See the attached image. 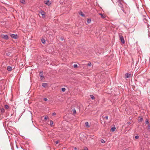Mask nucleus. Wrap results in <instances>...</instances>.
I'll return each mask as SVG.
<instances>
[{
    "label": "nucleus",
    "mask_w": 150,
    "mask_h": 150,
    "mask_svg": "<svg viewBox=\"0 0 150 150\" xmlns=\"http://www.w3.org/2000/svg\"><path fill=\"white\" fill-rule=\"evenodd\" d=\"M1 111L2 112H4V108H2L1 109Z\"/></svg>",
    "instance_id": "c756f323"
},
{
    "label": "nucleus",
    "mask_w": 150,
    "mask_h": 150,
    "mask_svg": "<svg viewBox=\"0 0 150 150\" xmlns=\"http://www.w3.org/2000/svg\"><path fill=\"white\" fill-rule=\"evenodd\" d=\"M99 15L101 16V18H105V17H104V16H103V15L101 13H99Z\"/></svg>",
    "instance_id": "412c9836"
},
{
    "label": "nucleus",
    "mask_w": 150,
    "mask_h": 150,
    "mask_svg": "<svg viewBox=\"0 0 150 150\" xmlns=\"http://www.w3.org/2000/svg\"><path fill=\"white\" fill-rule=\"evenodd\" d=\"M9 108V106L8 105H6L5 106V108L6 109H8Z\"/></svg>",
    "instance_id": "5701e85b"
},
{
    "label": "nucleus",
    "mask_w": 150,
    "mask_h": 150,
    "mask_svg": "<svg viewBox=\"0 0 150 150\" xmlns=\"http://www.w3.org/2000/svg\"><path fill=\"white\" fill-rule=\"evenodd\" d=\"M72 111L73 113L74 114L75 113V109L73 110Z\"/></svg>",
    "instance_id": "4c0bfd02"
},
{
    "label": "nucleus",
    "mask_w": 150,
    "mask_h": 150,
    "mask_svg": "<svg viewBox=\"0 0 150 150\" xmlns=\"http://www.w3.org/2000/svg\"><path fill=\"white\" fill-rule=\"evenodd\" d=\"M100 141H101V143H104L105 142V141L103 139H101Z\"/></svg>",
    "instance_id": "a878e982"
},
{
    "label": "nucleus",
    "mask_w": 150,
    "mask_h": 150,
    "mask_svg": "<svg viewBox=\"0 0 150 150\" xmlns=\"http://www.w3.org/2000/svg\"><path fill=\"white\" fill-rule=\"evenodd\" d=\"M120 39L122 44L125 43V41L124 40L123 36L121 35H119Z\"/></svg>",
    "instance_id": "7ed1b4c3"
},
{
    "label": "nucleus",
    "mask_w": 150,
    "mask_h": 150,
    "mask_svg": "<svg viewBox=\"0 0 150 150\" xmlns=\"http://www.w3.org/2000/svg\"><path fill=\"white\" fill-rule=\"evenodd\" d=\"M59 142V141L58 140V141H55V143L56 144H58Z\"/></svg>",
    "instance_id": "bb28decb"
},
{
    "label": "nucleus",
    "mask_w": 150,
    "mask_h": 150,
    "mask_svg": "<svg viewBox=\"0 0 150 150\" xmlns=\"http://www.w3.org/2000/svg\"><path fill=\"white\" fill-rule=\"evenodd\" d=\"M42 86L45 88L47 87V83H42Z\"/></svg>",
    "instance_id": "9b49d317"
},
{
    "label": "nucleus",
    "mask_w": 150,
    "mask_h": 150,
    "mask_svg": "<svg viewBox=\"0 0 150 150\" xmlns=\"http://www.w3.org/2000/svg\"><path fill=\"white\" fill-rule=\"evenodd\" d=\"M44 3L48 6L50 5L51 4V2L48 0H45Z\"/></svg>",
    "instance_id": "6e6552de"
},
{
    "label": "nucleus",
    "mask_w": 150,
    "mask_h": 150,
    "mask_svg": "<svg viewBox=\"0 0 150 150\" xmlns=\"http://www.w3.org/2000/svg\"><path fill=\"white\" fill-rule=\"evenodd\" d=\"M143 120V118L142 117H139V121H142Z\"/></svg>",
    "instance_id": "b1692460"
},
{
    "label": "nucleus",
    "mask_w": 150,
    "mask_h": 150,
    "mask_svg": "<svg viewBox=\"0 0 150 150\" xmlns=\"http://www.w3.org/2000/svg\"><path fill=\"white\" fill-rule=\"evenodd\" d=\"M7 70L9 71H11V67H8L7 68Z\"/></svg>",
    "instance_id": "ddd939ff"
},
{
    "label": "nucleus",
    "mask_w": 150,
    "mask_h": 150,
    "mask_svg": "<svg viewBox=\"0 0 150 150\" xmlns=\"http://www.w3.org/2000/svg\"><path fill=\"white\" fill-rule=\"evenodd\" d=\"M121 9L122 10V11H123V12L125 14H126V12H125V11H124V8H123V7H121Z\"/></svg>",
    "instance_id": "a211bd4d"
},
{
    "label": "nucleus",
    "mask_w": 150,
    "mask_h": 150,
    "mask_svg": "<svg viewBox=\"0 0 150 150\" xmlns=\"http://www.w3.org/2000/svg\"><path fill=\"white\" fill-rule=\"evenodd\" d=\"M85 125L86 127L87 128H89L90 127V125H89L88 122H85Z\"/></svg>",
    "instance_id": "9d476101"
},
{
    "label": "nucleus",
    "mask_w": 150,
    "mask_h": 150,
    "mask_svg": "<svg viewBox=\"0 0 150 150\" xmlns=\"http://www.w3.org/2000/svg\"><path fill=\"white\" fill-rule=\"evenodd\" d=\"M148 129L149 130H150V124L148 125Z\"/></svg>",
    "instance_id": "393cba45"
},
{
    "label": "nucleus",
    "mask_w": 150,
    "mask_h": 150,
    "mask_svg": "<svg viewBox=\"0 0 150 150\" xmlns=\"http://www.w3.org/2000/svg\"><path fill=\"white\" fill-rule=\"evenodd\" d=\"M91 62H89L87 64L88 66H91Z\"/></svg>",
    "instance_id": "cd10ccee"
},
{
    "label": "nucleus",
    "mask_w": 150,
    "mask_h": 150,
    "mask_svg": "<svg viewBox=\"0 0 150 150\" xmlns=\"http://www.w3.org/2000/svg\"><path fill=\"white\" fill-rule=\"evenodd\" d=\"M145 18L143 19V21L145 23H147L149 21H150V18L148 16L145 17Z\"/></svg>",
    "instance_id": "20e7f679"
},
{
    "label": "nucleus",
    "mask_w": 150,
    "mask_h": 150,
    "mask_svg": "<svg viewBox=\"0 0 150 150\" xmlns=\"http://www.w3.org/2000/svg\"><path fill=\"white\" fill-rule=\"evenodd\" d=\"M91 22V20L90 18H88L87 20V22L88 23H90Z\"/></svg>",
    "instance_id": "2eb2a0df"
},
{
    "label": "nucleus",
    "mask_w": 150,
    "mask_h": 150,
    "mask_svg": "<svg viewBox=\"0 0 150 150\" xmlns=\"http://www.w3.org/2000/svg\"><path fill=\"white\" fill-rule=\"evenodd\" d=\"M40 76L41 77V79H42L44 78V76H43V75H40Z\"/></svg>",
    "instance_id": "72a5a7b5"
},
{
    "label": "nucleus",
    "mask_w": 150,
    "mask_h": 150,
    "mask_svg": "<svg viewBox=\"0 0 150 150\" xmlns=\"http://www.w3.org/2000/svg\"><path fill=\"white\" fill-rule=\"evenodd\" d=\"M92 137H93V138H93H93H94V136H92Z\"/></svg>",
    "instance_id": "ea45409f"
},
{
    "label": "nucleus",
    "mask_w": 150,
    "mask_h": 150,
    "mask_svg": "<svg viewBox=\"0 0 150 150\" xmlns=\"http://www.w3.org/2000/svg\"><path fill=\"white\" fill-rule=\"evenodd\" d=\"M82 106L81 105H80L79 106L77 105L76 107V112H79L80 111V108Z\"/></svg>",
    "instance_id": "423d86ee"
},
{
    "label": "nucleus",
    "mask_w": 150,
    "mask_h": 150,
    "mask_svg": "<svg viewBox=\"0 0 150 150\" xmlns=\"http://www.w3.org/2000/svg\"><path fill=\"white\" fill-rule=\"evenodd\" d=\"M65 90H66V89H65V88H62V91L63 92H64L65 91Z\"/></svg>",
    "instance_id": "c85d7f7f"
},
{
    "label": "nucleus",
    "mask_w": 150,
    "mask_h": 150,
    "mask_svg": "<svg viewBox=\"0 0 150 150\" xmlns=\"http://www.w3.org/2000/svg\"><path fill=\"white\" fill-rule=\"evenodd\" d=\"M116 129V128L115 127H113L111 128V130L112 132L114 131Z\"/></svg>",
    "instance_id": "f3484780"
},
{
    "label": "nucleus",
    "mask_w": 150,
    "mask_h": 150,
    "mask_svg": "<svg viewBox=\"0 0 150 150\" xmlns=\"http://www.w3.org/2000/svg\"><path fill=\"white\" fill-rule=\"evenodd\" d=\"M104 117L106 119V120H107L108 119V116H106Z\"/></svg>",
    "instance_id": "f704fd0d"
},
{
    "label": "nucleus",
    "mask_w": 150,
    "mask_h": 150,
    "mask_svg": "<svg viewBox=\"0 0 150 150\" xmlns=\"http://www.w3.org/2000/svg\"><path fill=\"white\" fill-rule=\"evenodd\" d=\"M90 96L92 100H94L95 98L94 96L93 95H90Z\"/></svg>",
    "instance_id": "4468645a"
},
{
    "label": "nucleus",
    "mask_w": 150,
    "mask_h": 150,
    "mask_svg": "<svg viewBox=\"0 0 150 150\" xmlns=\"http://www.w3.org/2000/svg\"><path fill=\"white\" fill-rule=\"evenodd\" d=\"M53 122L52 120H51L50 122V125L52 126L53 124Z\"/></svg>",
    "instance_id": "aec40b11"
},
{
    "label": "nucleus",
    "mask_w": 150,
    "mask_h": 150,
    "mask_svg": "<svg viewBox=\"0 0 150 150\" xmlns=\"http://www.w3.org/2000/svg\"><path fill=\"white\" fill-rule=\"evenodd\" d=\"M41 41H42V43L44 44L45 43V39H43Z\"/></svg>",
    "instance_id": "4be33fe9"
},
{
    "label": "nucleus",
    "mask_w": 150,
    "mask_h": 150,
    "mask_svg": "<svg viewBox=\"0 0 150 150\" xmlns=\"http://www.w3.org/2000/svg\"><path fill=\"white\" fill-rule=\"evenodd\" d=\"M130 76V74L128 73H127L125 74V78H129Z\"/></svg>",
    "instance_id": "f8f14e48"
},
{
    "label": "nucleus",
    "mask_w": 150,
    "mask_h": 150,
    "mask_svg": "<svg viewBox=\"0 0 150 150\" xmlns=\"http://www.w3.org/2000/svg\"><path fill=\"white\" fill-rule=\"evenodd\" d=\"M73 66L74 67V68H75V64H74V65H73Z\"/></svg>",
    "instance_id": "a19ab883"
},
{
    "label": "nucleus",
    "mask_w": 150,
    "mask_h": 150,
    "mask_svg": "<svg viewBox=\"0 0 150 150\" xmlns=\"http://www.w3.org/2000/svg\"><path fill=\"white\" fill-rule=\"evenodd\" d=\"M39 15L40 17L44 18L45 17V12L42 11H41L39 12Z\"/></svg>",
    "instance_id": "f257e3e1"
},
{
    "label": "nucleus",
    "mask_w": 150,
    "mask_h": 150,
    "mask_svg": "<svg viewBox=\"0 0 150 150\" xmlns=\"http://www.w3.org/2000/svg\"><path fill=\"white\" fill-rule=\"evenodd\" d=\"M135 138L136 139H138L139 138V137L138 136H136Z\"/></svg>",
    "instance_id": "7c9ffc66"
},
{
    "label": "nucleus",
    "mask_w": 150,
    "mask_h": 150,
    "mask_svg": "<svg viewBox=\"0 0 150 150\" xmlns=\"http://www.w3.org/2000/svg\"><path fill=\"white\" fill-rule=\"evenodd\" d=\"M0 37L5 39L6 40H7L8 39V37L7 35H1L0 36Z\"/></svg>",
    "instance_id": "39448f33"
},
{
    "label": "nucleus",
    "mask_w": 150,
    "mask_h": 150,
    "mask_svg": "<svg viewBox=\"0 0 150 150\" xmlns=\"http://www.w3.org/2000/svg\"><path fill=\"white\" fill-rule=\"evenodd\" d=\"M48 118V116H45L44 118L45 119V120H47Z\"/></svg>",
    "instance_id": "2f4dec72"
},
{
    "label": "nucleus",
    "mask_w": 150,
    "mask_h": 150,
    "mask_svg": "<svg viewBox=\"0 0 150 150\" xmlns=\"http://www.w3.org/2000/svg\"><path fill=\"white\" fill-rule=\"evenodd\" d=\"M119 6L121 8L123 7V5L122 2H123V0H117Z\"/></svg>",
    "instance_id": "f03ea898"
},
{
    "label": "nucleus",
    "mask_w": 150,
    "mask_h": 150,
    "mask_svg": "<svg viewBox=\"0 0 150 150\" xmlns=\"http://www.w3.org/2000/svg\"><path fill=\"white\" fill-rule=\"evenodd\" d=\"M44 100L45 101H47V98H44Z\"/></svg>",
    "instance_id": "e433bc0d"
},
{
    "label": "nucleus",
    "mask_w": 150,
    "mask_h": 150,
    "mask_svg": "<svg viewBox=\"0 0 150 150\" xmlns=\"http://www.w3.org/2000/svg\"><path fill=\"white\" fill-rule=\"evenodd\" d=\"M128 124H130V122H128Z\"/></svg>",
    "instance_id": "79ce46f5"
},
{
    "label": "nucleus",
    "mask_w": 150,
    "mask_h": 150,
    "mask_svg": "<svg viewBox=\"0 0 150 150\" xmlns=\"http://www.w3.org/2000/svg\"><path fill=\"white\" fill-rule=\"evenodd\" d=\"M20 2L21 3L25 4V0H20Z\"/></svg>",
    "instance_id": "dca6fc26"
},
{
    "label": "nucleus",
    "mask_w": 150,
    "mask_h": 150,
    "mask_svg": "<svg viewBox=\"0 0 150 150\" xmlns=\"http://www.w3.org/2000/svg\"><path fill=\"white\" fill-rule=\"evenodd\" d=\"M75 112H76V110Z\"/></svg>",
    "instance_id": "c03bdc74"
},
{
    "label": "nucleus",
    "mask_w": 150,
    "mask_h": 150,
    "mask_svg": "<svg viewBox=\"0 0 150 150\" xmlns=\"http://www.w3.org/2000/svg\"><path fill=\"white\" fill-rule=\"evenodd\" d=\"M10 35L12 38H13L14 39H16L18 38L17 35L16 34L15 35L13 34H10Z\"/></svg>",
    "instance_id": "0eeeda50"
},
{
    "label": "nucleus",
    "mask_w": 150,
    "mask_h": 150,
    "mask_svg": "<svg viewBox=\"0 0 150 150\" xmlns=\"http://www.w3.org/2000/svg\"><path fill=\"white\" fill-rule=\"evenodd\" d=\"M149 121L147 119H146V121H145V123L146 124H148L149 123Z\"/></svg>",
    "instance_id": "6ab92c4d"
},
{
    "label": "nucleus",
    "mask_w": 150,
    "mask_h": 150,
    "mask_svg": "<svg viewBox=\"0 0 150 150\" xmlns=\"http://www.w3.org/2000/svg\"><path fill=\"white\" fill-rule=\"evenodd\" d=\"M84 150H88V149L87 147H85L84 148Z\"/></svg>",
    "instance_id": "c9c22d12"
},
{
    "label": "nucleus",
    "mask_w": 150,
    "mask_h": 150,
    "mask_svg": "<svg viewBox=\"0 0 150 150\" xmlns=\"http://www.w3.org/2000/svg\"><path fill=\"white\" fill-rule=\"evenodd\" d=\"M79 14L82 16L83 17H85V15L84 14H83L82 13V12L81 11H80L79 12Z\"/></svg>",
    "instance_id": "1a4fd4ad"
},
{
    "label": "nucleus",
    "mask_w": 150,
    "mask_h": 150,
    "mask_svg": "<svg viewBox=\"0 0 150 150\" xmlns=\"http://www.w3.org/2000/svg\"><path fill=\"white\" fill-rule=\"evenodd\" d=\"M75 149H76V150L77 149L76 148Z\"/></svg>",
    "instance_id": "37998d69"
},
{
    "label": "nucleus",
    "mask_w": 150,
    "mask_h": 150,
    "mask_svg": "<svg viewBox=\"0 0 150 150\" xmlns=\"http://www.w3.org/2000/svg\"><path fill=\"white\" fill-rule=\"evenodd\" d=\"M79 67V66H78V65L77 64H76V68Z\"/></svg>",
    "instance_id": "58836bf2"
},
{
    "label": "nucleus",
    "mask_w": 150,
    "mask_h": 150,
    "mask_svg": "<svg viewBox=\"0 0 150 150\" xmlns=\"http://www.w3.org/2000/svg\"><path fill=\"white\" fill-rule=\"evenodd\" d=\"M56 115V114L55 112H53L52 114V115H53V116L55 115Z\"/></svg>",
    "instance_id": "473e14b6"
}]
</instances>
